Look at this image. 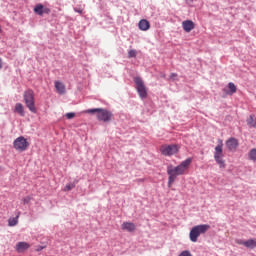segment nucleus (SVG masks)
<instances>
[{
  "mask_svg": "<svg viewBox=\"0 0 256 256\" xmlns=\"http://www.w3.org/2000/svg\"><path fill=\"white\" fill-rule=\"evenodd\" d=\"M193 160L191 158H187L183 162H181L178 166L173 167V166H168L167 167V173L169 175L168 177V187H171L173 183H175V179L179 177V175H185V171L189 169V165H191V162Z\"/></svg>",
  "mask_w": 256,
  "mask_h": 256,
  "instance_id": "nucleus-1",
  "label": "nucleus"
},
{
  "mask_svg": "<svg viewBox=\"0 0 256 256\" xmlns=\"http://www.w3.org/2000/svg\"><path fill=\"white\" fill-rule=\"evenodd\" d=\"M86 113H96L98 121H103L104 123H109L113 119V113L103 108L88 109Z\"/></svg>",
  "mask_w": 256,
  "mask_h": 256,
  "instance_id": "nucleus-2",
  "label": "nucleus"
},
{
  "mask_svg": "<svg viewBox=\"0 0 256 256\" xmlns=\"http://www.w3.org/2000/svg\"><path fill=\"white\" fill-rule=\"evenodd\" d=\"M209 229H211V226H209V224H201V225L194 226L190 230V234H189L190 241H192V243H197V239H199V236L207 233Z\"/></svg>",
  "mask_w": 256,
  "mask_h": 256,
  "instance_id": "nucleus-3",
  "label": "nucleus"
},
{
  "mask_svg": "<svg viewBox=\"0 0 256 256\" xmlns=\"http://www.w3.org/2000/svg\"><path fill=\"white\" fill-rule=\"evenodd\" d=\"M223 140L218 139V145L215 147L214 160L219 165L220 169H225L227 166L223 160Z\"/></svg>",
  "mask_w": 256,
  "mask_h": 256,
  "instance_id": "nucleus-4",
  "label": "nucleus"
},
{
  "mask_svg": "<svg viewBox=\"0 0 256 256\" xmlns=\"http://www.w3.org/2000/svg\"><path fill=\"white\" fill-rule=\"evenodd\" d=\"M24 102L31 113H37V108L35 107V92H33V90L29 89L24 92Z\"/></svg>",
  "mask_w": 256,
  "mask_h": 256,
  "instance_id": "nucleus-5",
  "label": "nucleus"
},
{
  "mask_svg": "<svg viewBox=\"0 0 256 256\" xmlns=\"http://www.w3.org/2000/svg\"><path fill=\"white\" fill-rule=\"evenodd\" d=\"M13 147L16 151L23 153V151H27V148L29 147V142H27V139H25V137L20 136L14 140Z\"/></svg>",
  "mask_w": 256,
  "mask_h": 256,
  "instance_id": "nucleus-6",
  "label": "nucleus"
},
{
  "mask_svg": "<svg viewBox=\"0 0 256 256\" xmlns=\"http://www.w3.org/2000/svg\"><path fill=\"white\" fill-rule=\"evenodd\" d=\"M134 82L136 84V89L140 99H147V87H145L143 80L139 77H136L134 78Z\"/></svg>",
  "mask_w": 256,
  "mask_h": 256,
  "instance_id": "nucleus-7",
  "label": "nucleus"
},
{
  "mask_svg": "<svg viewBox=\"0 0 256 256\" xmlns=\"http://www.w3.org/2000/svg\"><path fill=\"white\" fill-rule=\"evenodd\" d=\"M160 152L162 153V155H165V157H171V155L179 153V146L175 144L162 145L160 147Z\"/></svg>",
  "mask_w": 256,
  "mask_h": 256,
  "instance_id": "nucleus-8",
  "label": "nucleus"
},
{
  "mask_svg": "<svg viewBox=\"0 0 256 256\" xmlns=\"http://www.w3.org/2000/svg\"><path fill=\"white\" fill-rule=\"evenodd\" d=\"M34 13L40 17H43V15H49L51 13V9L43 6V4H37L34 7Z\"/></svg>",
  "mask_w": 256,
  "mask_h": 256,
  "instance_id": "nucleus-9",
  "label": "nucleus"
},
{
  "mask_svg": "<svg viewBox=\"0 0 256 256\" xmlns=\"http://www.w3.org/2000/svg\"><path fill=\"white\" fill-rule=\"evenodd\" d=\"M226 147L228 151H237V147H239V140L233 137L229 138L226 141Z\"/></svg>",
  "mask_w": 256,
  "mask_h": 256,
  "instance_id": "nucleus-10",
  "label": "nucleus"
},
{
  "mask_svg": "<svg viewBox=\"0 0 256 256\" xmlns=\"http://www.w3.org/2000/svg\"><path fill=\"white\" fill-rule=\"evenodd\" d=\"M182 27L186 33H191L195 29V23L191 20H185L182 22Z\"/></svg>",
  "mask_w": 256,
  "mask_h": 256,
  "instance_id": "nucleus-11",
  "label": "nucleus"
},
{
  "mask_svg": "<svg viewBox=\"0 0 256 256\" xmlns=\"http://www.w3.org/2000/svg\"><path fill=\"white\" fill-rule=\"evenodd\" d=\"M123 231H128V233H133L137 229V226L133 222H124L121 226Z\"/></svg>",
  "mask_w": 256,
  "mask_h": 256,
  "instance_id": "nucleus-12",
  "label": "nucleus"
},
{
  "mask_svg": "<svg viewBox=\"0 0 256 256\" xmlns=\"http://www.w3.org/2000/svg\"><path fill=\"white\" fill-rule=\"evenodd\" d=\"M138 27L140 31H149V29H151V23L146 19H142L139 21Z\"/></svg>",
  "mask_w": 256,
  "mask_h": 256,
  "instance_id": "nucleus-13",
  "label": "nucleus"
},
{
  "mask_svg": "<svg viewBox=\"0 0 256 256\" xmlns=\"http://www.w3.org/2000/svg\"><path fill=\"white\" fill-rule=\"evenodd\" d=\"M29 247H31V245H29V243L19 242L18 244H16V251L18 253H23L24 251H27V249H29Z\"/></svg>",
  "mask_w": 256,
  "mask_h": 256,
  "instance_id": "nucleus-14",
  "label": "nucleus"
},
{
  "mask_svg": "<svg viewBox=\"0 0 256 256\" xmlns=\"http://www.w3.org/2000/svg\"><path fill=\"white\" fill-rule=\"evenodd\" d=\"M14 113H18L20 117H25V108L23 107V104L16 103L14 107Z\"/></svg>",
  "mask_w": 256,
  "mask_h": 256,
  "instance_id": "nucleus-15",
  "label": "nucleus"
},
{
  "mask_svg": "<svg viewBox=\"0 0 256 256\" xmlns=\"http://www.w3.org/2000/svg\"><path fill=\"white\" fill-rule=\"evenodd\" d=\"M55 89H56L57 93H59L60 95H65V84H63V82L56 81Z\"/></svg>",
  "mask_w": 256,
  "mask_h": 256,
  "instance_id": "nucleus-16",
  "label": "nucleus"
},
{
  "mask_svg": "<svg viewBox=\"0 0 256 256\" xmlns=\"http://www.w3.org/2000/svg\"><path fill=\"white\" fill-rule=\"evenodd\" d=\"M245 247L247 249H255L256 248V239H248L246 240Z\"/></svg>",
  "mask_w": 256,
  "mask_h": 256,
  "instance_id": "nucleus-17",
  "label": "nucleus"
},
{
  "mask_svg": "<svg viewBox=\"0 0 256 256\" xmlns=\"http://www.w3.org/2000/svg\"><path fill=\"white\" fill-rule=\"evenodd\" d=\"M228 88H229V92H228V95H233L234 93H237V86H235V83L233 82H230L228 84Z\"/></svg>",
  "mask_w": 256,
  "mask_h": 256,
  "instance_id": "nucleus-18",
  "label": "nucleus"
},
{
  "mask_svg": "<svg viewBox=\"0 0 256 256\" xmlns=\"http://www.w3.org/2000/svg\"><path fill=\"white\" fill-rule=\"evenodd\" d=\"M246 121H247V125H249L250 127H253V128L256 127L255 115H250Z\"/></svg>",
  "mask_w": 256,
  "mask_h": 256,
  "instance_id": "nucleus-19",
  "label": "nucleus"
},
{
  "mask_svg": "<svg viewBox=\"0 0 256 256\" xmlns=\"http://www.w3.org/2000/svg\"><path fill=\"white\" fill-rule=\"evenodd\" d=\"M18 223H19V216H16L14 218H10L8 220L9 227H15V225H17Z\"/></svg>",
  "mask_w": 256,
  "mask_h": 256,
  "instance_id": "nucleus-20",
  "label": "nucleus"
},
{
  "mask_svg": "<svg viewBox=\"0 0 256 256\" xmlns=\"http://www.w3.org/2000/svg\"><path fill=\"white\" fill-rule=\"evenodd\" d=\"M248 157L250 161H256V148L250 150Z\"/></svg>",
  "mask_w": 256,
  "mask_h": 256,
  "instance_id": "nucleus-21",
  "label": "nucleus"
},
{
  "mask_svg": "<svg viewBox=\"0 0 256 256\" xmlns=\"http://www.w3.org/2000/svg\"><path fill=\"white\" fill-rule=\"evenodd\" d=\"M128 57L129 59L133 58V57H137V51L135 50H129L128 52Z\"/></svg>",
  "mask_w": 256,
  "mask_h": 256,
  "instance_id": "nucleus-22",
  "label": "nucleus"
},
{
  "mask_svg": "<svg viewBox=\"0 0 256 256\" xmlns=\"http://www.w3.org/2000/svg\"><path fill=\"white\" fill-rule=\"evenodd\" d=\"M71 189H75V184L73 183L67 184L64 188V191H71Z\"/></svg>",
  "mask_w": 256,
  "mask_h": 256,
  "instance_id": "nucleus-23",
  "label": "nucleus"
},
{
  "mask_svg": "<svg viewBox=\"0 0 256 256\" xmlns=\"http://www.w3.org/2000/svg\"><path fill=\"white\" fill-rule=\"evenodd\" d=\"M178 256H193V254L189 250H184Z\"/></svg>",
  "mask_w": 256,
  "mask_h": 256,
  "instance_id": "nucleus-24",
  "label": "nucleus"
},
{
  "mask_svg": "<svg viewBox=\"0 0 256 256\" xmlns=\"http://www.w3.org/2000/svg\"><path fill=\"white\" fill-rule=\"evenodd\" d=\"M73 117H75V113H73V112H69L66 114L67 119H73Z\"/></svg>",
  "mask_w": 256,
  "mask_h": 256,
  "instance_id": "nucleus-25",
  "label": "nucleus"
},
{
  "mask_svg": "<svg viewBox=\"0 0 256 256\" xmlns=\"http://www.w3.org/2000/svg\"><path fill=\"white\" fill-rule=\"evenodd\" d=\"M237 245H243L245 247V243H247V240H236Z\"/></svg>",
  "mask_w": 256,
  "mask_h": 256,
  "instance_id": "nucleus-26",
  "label": "nucleus"
},
{
  "mask_svg": "<svg viewBox=\"0 0 256 256\" xmlns=\"http://www.w3.org/2000/svg\"><path fill=\"white\" fill-rule=\"evenodd\" d=\"M24 203H29L31 201V198L30 197H26L23 199Z\"/></svg>",
  "mask_w": 256,
  "mask_h": 256,
  "instance_id": "nucleus-27",
  "label": "nucleus"
},
{
  "mask_svg": "<svg viewBox=\"0 0 256 256\" xmlns=\"http://www.w3.org/2000/svg\"><path fill=\"white\" fill-rule=\"evenodd\" d=\"M43 249H45V246H38V248L36 249V251H43Z\"/></svg>",
  "mask_w": 256,
  "mask_h": 256,
  "instance_id": "nucleus-28",
  "label": "nucleus"
},
{
  "mask_svg": "<svg viewBox=\"0 0 256 256\" xmlns=\"http://www.w3.org/2000/svg\"><path fill=\"white\" fill-rule=\"evenodd\" d=\"M171 79H175V77H177V74L173 73L170 75Z\"/></svg>",
  "mask_w": 256,
  "mask_h": 256,
  "instance_id": "nucleus-29",
  "label": "nucleus"
},
{
  "mask_svg": "<svg viewBox=\"0 0 256 256\" xmlns=\"http://www.w3.org/2000/svg\"><path fill=\"white\" fill-rule=\"evenodd\" d=\"M0 69H3V61L0 59Z\"/></svg>",
  "mask_w": 256,
  "mask_h": 256,
  "instance_id": "nucleus-30",
  "label": "nucleus"
},
{
  "mask_svg": "<svg viewBox=\"0 0 256 256\" xmlns=\"http://www.w3.org/2000/svg\"><path fill=\"white\" fill-rule=\"evenodd\" d=\"M77 13H83V10H76Z\"/></svg>",
  "mask_w": 256,
  "mask_h": 256,
  "instance_id": "nucleus-31",
  "label": "nucleus"
}]
</instances>
